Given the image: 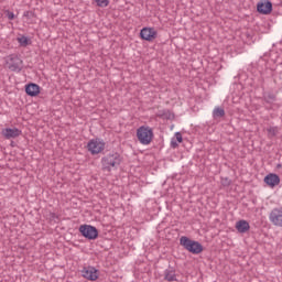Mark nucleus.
<instances>
[{"mask_svg":"<svg viewBox=\"0 0 282 282\" xmlns=\"http://www.w3.org/2000/svg\"><path fill=\"white\" fill-rule=\"evenodd\" d=\"M122 164V156L118 153H109L101 159L102 171L111 173L112 169H118Z\"/></svg>","mask_w":282,"mask_h":282,"instance_id":"nucleus-1","label":"nucleus"},{"mask_svg":"<svg viewBox=\"0 0 282 282\" xmlns=\"http://www.w3.org/2000/svg\"><path fill=\"white\" fill-rule=\"evenodd\" d=\"M153 128L149 126H141L137 129V139L143 147H149L153 142Z\"/></svg>","mask_w":282,"mask_h":282,"instance_id":"nucleus-2","label":"nucleus"},{"mask_svg":"<svg viewBox=\"0 0 282 282\" xmlns=\"http://www.w3.org/2000/svg\"><path fill=\"white\" fill-rule=\"evenodd\" d=\"M180 245L192 254H202L204 252V246L199 241L191 240L186 236L180 238Z\"/></svg>","mask_w":282,"mask_h":282,"instance_id":"nucleus-3","label":"nucleus"},{"mask_svg":"<svg viewBox=\"0 0 282 282\" xmlns=\"http://www.w3.org/2000/svg\"><path fill=\"white\" fill-rule=\"evenodd\" d=\"M6 67L10 72H21L23 69V59L17 54H11L4 58Z\"/></svg>","mask_w":282,"mask_h":282,"instance_id":"nucleus-4","label":"nucleus"},{"mask_svg":"<svg viewBox=\"0 0 282 282\" xmlns=\"http://www.w3.org/2000/svg\"><path fill=\"white\" fill-rule=\"evenodd\" d=\"M79 232L85 239H89L90 241L98 239V229L91 225H82L79 227Z\"/></svg>","mask_w":282,"mask_h":282,"instance_id":"nucleus-5","label":"nucleus"},{"mask_svg":"<svg viewBox=\"0 0 282 282\" xmlns=\"http://www.w3.org/2000/svg\"><path fill=\"white\" fill-rule=\"evenodd\" d=\"M87 149L91 155H98V153H102V151H105V141H100V139H93L87 143Z\"/></svg>","mask_w":282,"mask_h":282,"instance_id":"nucleus-6","label":"nucleus"},{"mask_svg":"<svg viewBox=\"0 0 282 282\" xmlns=\"http://www.w3.org/2000/svg\"><path fill=\"white\" fill-rule=\"evenodd\" d=\"M269 219L273 226L282 228V207L273 208L269 215Z\"/></svg>","mask_w":282,"mask_h":282,"instance_id":"nucleus-7","label":"nucleus"},{"mask_svg":"<svg viewBox=\"0 0 282 282\" xmlns=\"http://www.w3.org/2000/svg\"><path fill=\"white\" fill-rule=\"evenodd\" d=\"M23 131H21L19 128H4L2 130V135L6 138V140H15V138H19L22 135Z\"/></svg>","mask_w":282,"mask_h":282,"instance_id":"nucleus-8","label":"nucleus"},{"mask_svg":"<svg viewBox=\"0 0 282 282\" xmlns=\"http://www.w3.org/2000/svg\"><path fill=\"white\" fill-rule=\"evenodd\" d=\"M82 276L87 279L88 281H97L98 280V271L94 267H85L82 270Z\"/></svg>","mask_w":282,"mask_h":282,"instance_id":"nucleus-9","label":"nucleus"},{"mask_svg":"<svg viewBox=\"0 0 282 282\" xmlns=\"http://www.w3.org/2000/svg\"><path fill=\"white\" fill-rule=\"evenodd\" d=\"M140 36L143 41H153L158 39V31L153 28H143L140 32Z\"/></svg>","mask_w":282,"mask_h":282,"instance_id":"nucleus-10","label":"nucleus"},{"mask_svg":"<svg viewBox=\"0 0 282 282\" xmlns=\"http://www.w3.org/2000/svg\"><path fill=\"white\" fill-rule=\"evenodd\" d=\"M257 11L260 14H270V12H272V2L270 1L258 2Z\"/></svg>","mask_w":282,"mask_h":282,"instance_id":"nucleus-11","label":"nucleus"},{"mask_svg":"<svg viewBox=\"0 0 282 282\" xmlns=\"http://www.w3.org/2000/svg\"><path fill=\"white\" fill-rule=\"evenodd\" d=\"M264 182L268 186L274 188V186H279V184H281V178L276 174H269L264 177Z\"/></svg>","mask_w":282,"mask_h":282,"instance_id":"nucleus-12","label":"nucleus"},{"mask_svg":"<svg viewBox=\"0 0 282 282\" xmlns=\"http://www.w3.org/2000/svg\"><path fill=\"white\" fill-rule=\"evenodd\" d=\"M25 93L28 96L34 98L35 96H39V94H41V86H39L37 84H29L25 86Z\"/></svg>","mask_w":282,"mask_h":282,"instance_id":"nucleus-13","label":"nucleus"},{"mask_svg":"<svg viewBox=\"0 0 282 282\" xmlns=\"http://www.w3.org/2000/svg\"><path fill=\"white\" fill-rule=\"evenodd\" d=\"M236 230L240 232L241 235H245V232H248L250 230V223L247 220H238L235 226Z\"/></svg>","mask_w":282,"mask_h":282,"instance_id":"nucleus-14","label":"nucleus"},{"mask_svg":"<svg viewBox=\"0 0 282 282\" xmlns=\"http://www.w3.org/2000/svg\"><path fill=\"white\" fill-rule=\"evenodd\" d=\"M164 279L165 281L173 282L177 281V274L175 273V268L169 267L164 270Z\"/></svg>","mask_w":282,"mask_h":282,"instance_id":"nucleus-15","label":"nucleus"},{"mask_svg":"<svg viewBox=\"0 0 282 282\" xmlns=\"http://www.w3.org/2000/svg\"><path fill=\"white\" fill-rule=\"evenodd\" d=\"M224 116H226V110H224V108H221V107L214 108L213 118H215V119L224 118Z\"/></svg>","mask_w":282,"mask_h":282,"instance_id":"nucleus-16","label":"nucleus"},{"mask_svg":"<svg viewBox=\"0 0 282 282\" xmlns=\"http://www.w3.org/2000/svg\"><path fill=\"white\" fill-rule=\"evenodd\" d=\"M18 43L22 47H28V45H30V39H28V36H25V35H22L21 37H18Z\"/></svg>","mask_w":282,"mask_h":282,"instance_id":"nucleus-17","label":"nucleus"},{"mask_svg":"<svg viewBox=\"0 0 282 282\" xmlns=\"http://www.w3.org/2000/svg\"><path fill=\"white\" fill-rule=\"evenodd\" d=\"M269 138H275L279 134V127H270L267 129Z\"/></svg>","mask_w":282,"mask_h":282,"instance_id":"nucleus-18","label":"nucleus"},{"mask_svg":"<svg viewBox=\"0 0 282 282\" xmlns=\"http://www.w3.org/2000/svg\"><path fill=\"white\" fill-rule=\"evenodd\" d=\"M263 98H264L265 102H269V105H270L276 100V95H274L272 93H268L263 96Z\"/></svg>","mask_w":282,"mask_h":282,"instance_id":"nucleus-19","label":"nucleus"},{"mask_svg":"<svg viewBox=\"0 0 282 282\" xmlns=\"http://www.w3.org/2000/svg\"><path fill=\"white\" fill-rule=\"evenodd\" d=\"M48 221H53L54 224H58V215L56 213H50L48 214Z\"/></svg>","mask_w":282,"mask_h":282,"instance_id":"nucleus-20","label":"nucleus"},{"mask_svg":"<svg viewBox=\"0 0 282 282\" xmlns=\"http://www.w3.org/2000/svg\"><path fill=\"white\" fill-rule=\"evenodd\" d=\"M95 2L98 8H107V6H109V0H95Z\"/></svg>","mask_w":282,"mask_h":282,"instance_id":"nucleus-21","label":"nucleus"},{"mask_svg":"<svg viewBox=\"0 0 282 282\" xmlns=\"http://www.w3.org/2000/svg\"><path fill=\"white\" fill-rule=\"evenodd\" d=\"M174 139H175L176 142L182 143V141H183L182 133L181 132H176Z\"/></svg>","mask_w":282,"mask_h":282,"instance_id":"nucleus-22","label":"nucleus"},{"mask_svg":"<svg viewBox=\"0 0 282 282\" xmlns=\"http://www.w3.org/2000/svg\"><path fill=\"white\" fill-rule=\"evenodd\" d=\"M177 147H178V144H177L176 139H175V138H172V140H171V148H172V149H177Z\"/></svg>","mask_w":282,"mask_h":282,"instance_id":"nucleus-23","label":"nucleus"},{"mask_svg":"<svg viewBox=\"0 0 282 282\" xmlns=\"http://www.w3.org/2000/svg\"><path fill=\"white\" fill-rule=\"evenodd\" d=\"M7 17H8V19L10 21H12L14 19V13L13 12H9Z\"/></svg>","mask_w":282,"mask_h":282,"instance_id":"nucleus-24","label":"nucleus"}]
</instances>
